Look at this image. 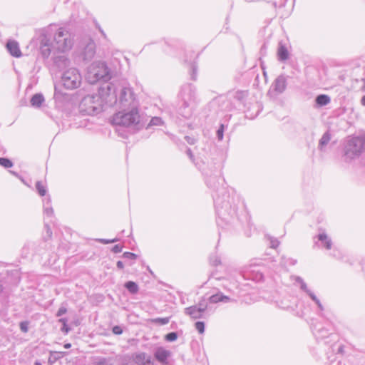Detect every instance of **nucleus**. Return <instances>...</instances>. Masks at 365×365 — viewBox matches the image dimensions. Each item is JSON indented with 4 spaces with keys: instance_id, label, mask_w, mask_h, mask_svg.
I'll use <instances>...</instances> for the list:
<instances>
[{
    "instance_id": "obj_1",
    "label": "nucleus",
    "mask_w": 365,
    "mask_h": 365,
    "mask_svg": "<svg viewBox=\"0 0 365 365\" xmlns=\"http://www.w3.org/2000/svg\"><path fill=\"white\" fill-rule=\"evenodd\" d=\"M207 185L216 190L212 194L215 212L217 215V224L224 228L232 223L236 216V204L233 196L225 187L220 189L217 186L216 177L210 176L206 179Z\"/></svg>"
},
{
    "instance_id": "obj_2",
    "label": "nucleus",
    "mask_w": 365,
    "mask_h": 365,
    "mask_svg": "<svg viewBox=\"0 0 365 365\" xmlns=\"http://www.w3.org/2000/svg\"><path fill=\"white\" fill-rule=\"evenodd\" d=\"M100 93L106 99V104L109 106L118 104L119 108L124 110L138 108V101L132 88L125 81H113L101 86Z\"/></svg>"
},
{
    "instance_id": "obj_3",
    "label": "nucleus",
    "mask_w": 365,
    "mask_h": 365,
    "mask_svg": "<svg viewBox=\"0 0 365 365\" xmlns=\"http://www.w3.org/2000/svg\"><path fill=\"white\" fill-rule=\"evenodd\" d=\"M140 118L138 108H130L116 113L113 116L111 122L113 125L139 129Z\"/></svg>"
},
{
    "instance_id": "obj_4",
    "label": "nucleus",
    "mask_w": 365,
    "mask_h": 365,
    "mask_svg": "<svg viewBox=\"0 0 365 365\" xmlns=\"http://www.w3.org/2000/svg\"><path fill=\"white\" fill-rule=\"evenodd\" d=\"M111 78L110 71L106 63L103 61H95L88 68L86 79L91 84H94L98 81H102L106 83Z\"/></svg>"
},
{
    "instance_id": "obj_5",
    "label": "nucleus",
    "mask_w": 365,
    "mask_h": 365,
    "mask_svg": "<svg viewBox=\"0 0 365 365\" xmlns=\"http://www.w3.org/2000/svg\"><path fill=\"white\" fill-rule=\"evenodd\" d=\"M365 149V135L349 139L344 148L346 160H351L359 157Z\"/></svg>"
},
{
    "instance_id": "obj_6",
    "label": "nucleus",
    "mask_w": 365,
    "mask_h": 365,
    "mask_svg": "<svg viewBox=\"0 0 365 365\" xmlns=\"http://www.w3.org/2000/svg\"><path fill=\"white\" fill-rule=\"evenodd\" d=\"M82 77L78 70L71 68L66 70L61 76V82L65 88L73 90L78 88L81 83Z\"/></svg>"
},
{
    "instance_id": "obj_7",
    "label": "nucleus",
    "mask_w": 365,
    "mask_h": 365,
    "mask_svg": "<svg viewBox=\"0 0 365 365\" xmlns=\"http://www.w3.org/2000/svg\"><path fill=\"white\" fill-rule=\"evenodd\" d=\"M53 46L60 52L68 51L72 47L70 33L63 28H59L54 35Z\"/></svg>"
},
{
    "instance_id": "obj_8",
    "label": "nucleus",
    "mask_w": 365,
    "mask_h": 365,
    "mask_svg": "<svg viewBox=\"0 0 365 365\" xmlns=\"http://www.w3.org/2000/svg\"><path fill=\"white\" fill-rule=\"evenodd\" d=\"M195 87L191 83H187L182 86L180 93V106L185 108H192L195 103Z\"/></svg>"
},
{
    "instance_id": "obj_9",
    "label": "nucleus",
    "mask_w": 365,
    "mask_h": 365,
    "mask_svg": "<svg viewBox=\"0 0 365 365\" xmlns=\"http://www.w3.org/2000/svg\"><path fill=\"white\" fill-rule=\"evenodd\" d=\"M106 103V99L101 96L100 89L98 94H91L86 96L81 101V105L86 107L88 111L98 112L99 110L98 106L101 103Z\"/></svg>"
},
{
    "instance_id": "obj_10",
    "label": "nucleus",
    "mask_w": 365,
    "mask_h": 365,
    "mask_svg": "<svg viewBox=\"0 0 365 365\" xmlns=\"http://www.w3.org/2000/svg\"><path fill=\"white\" fill-rule=\"evenodd\" d=\"M294 279L296 283L300 284V289L303 290L304 292H306L310 297V298L316 303L319 310L321 312L324 311V307L322 304L320 300L310 289H308L307 284L304 282L303 279L299 276H295L294 277Z\"/></svg>"
},
{
    "instance_id": "obj_11",
    "label": "nucleus",
    "mask_w": 365,
    "mask_h": 365,
    "mask_svg": "<svg viewBox=\"0 0 365 365\" xmlns=\"http://www.w3.org/2000/svg\"><path fill=\"white\" fill-rule=\"evenodd\" d=\"M131 359L137 365H153L151 356L145 352L134 353Z\"/></svg>"
},
{
    "instance_id": "obj_12",
    "label": "nucleus",
    "mask_w": 365,
    "mask_h": 365,
    "mask_svg": "<svg viewBox=\"0 0 365 365\" xmlns=\"http://www.w3.org/2000/svg\"><path fill=\"white\" fill-rule=\"evenodd\" d=\"M171 352L163 347H158L154 352V356L160 363L163 365L168 364V359L170 356Z\"/></svg>"
},
{
    "instance_id": "obj_13",
    "label": "nucleus",
    "mask_w": 365,
    "mask_h": 365,
    "mask_svg": "<svg viewBox=\"0 0 365 365\" xmlns=\"http://www.w3.org/2000/svg\"><path fill=\"white\" fill-rule=\"evenodd\" d=\"M217 102L220 109L222 111H230L235 108V103L232 102V100L229 95L226 97L219 98Z\"/></svg>"
},
{
    "instance_id": "obj_14",
    "label": "nucleus",
    "mask_w": 365,
    "mask_h": 365,
    "mask_svg": "<svg viewBox=\"0 0 365 365\" xmlns=\"http://www.w3.org/2000/svg\"><path fill=\"white\" fill-rule=\"evenodd\" d=\"M53 45L49 42V40L46 37H43L41 39L40 45V53L43 58L46 59L49 57L51 53V49L53 48Z\"/></svg>"
},
{
    "instance_id": "obj_15",
    "label": "nucleus",
    "mask_w": 365,
    "mask_h": 365,
    "mask_svg": "<svg viewBox=\"0 0 365 365\" xmlns=\"http://www.w3.org/2000/svg\"><path fill=\"white\" fill-rule=\"evenodd\" d=\"M8 52L14 57L19 58L22 53L19 48V43L15 40H9L6 44Z\"/></svg>"
},
{
    "instance_id": "obj_16",
    "label": "nucleus",
    "mask_w": 365,
    "mask_h": 365,
    "mask_svg": "<svg viewBox=\"0 0 365 365\" xmlns=\"http://www.w3.org/2000/svg\"><path fill=\"white\" fill-rule=\"evenodd\" d=\"M287 78L284 75L279 76L274 81L273 89L277 93H282L287 88Z\"/></svg>"
},
{
    "instance_id": "obj_17",
    "label": "nucleus",
    "mask_w": 365,
    "mask_h": 365,
    "mask_svg": "<svg viewBox=\"0 0 365 365\" xmlns=\"http://www.w3.org/2000/svg\"><path fill=\"white\" fill-rule=\"evenodd\" d=\"M184 312L186 315L190 316L193 319L205 318V314L202 312L200 308H198L195 305L185 308Z\"/></svg>"
},
{
    "instance_id": "obj_18",
    "label": "nucleus",
    "mask_w": 365,
    "mask_h": 365,
    "mask_svg": "<svg viewBox=\"0 0 365 365\" xmlns=\"http://www.w3.org/2000/svg\"><path fill=\"white\" fill-rule=\"evenodd\" d=\"M53 65L59 70H63L69 65V60L64 55L56 56L53 58Z\"/></svg>"
},
{
    "instance_id": "obj_19",
    "label": "nucleus",
    "mask_w": 365,
    "mask_h": 365,
    "mask_svg": "<svg viewBox=\"0 0 365 365\" xmlns=\"http://www.w3.org/2000/svg\"><path fill=\"white\" fill-rule=\"evenodd\" d=\"M207 299L209 302L212 304H216L218 302L229 303L232 302V299L228 296L224 295L220 292H218L215 294H212Z\"/></svg>"
},
{
    "instance_id": "obj_20",
    "label": "nucleus",
    "mask_w": 365,
    "mask_h": 365,
    "mask_svg": "<svg viewBox=\"0 0 365 365\" xmlns=\"http://www.w3.org/2000/svg\"><path fill=\"white\" fill-rule=\"evenodd\" d=\"M229 96L232 98V100H234L235 102L239 103L240 104H242L244 103L245 99L248 96V91H237L235 92L230 93Z\"/></svg>"
},
{
    "instance_id": "obj_21",
    "label": "nucleus",
    "mask_w": 365,
    "mask_h": 365,
    "mask_svg": "<svg viewBox=\"0 0 365 365\" xmlns=\"http://www.w3.org/2000/svg\"><path fill=\"white\" fill-rule=\"evenodd\" d=\"M96 53V46L94 42L91 41L88 43L83 51V58L84 60H91Z\"/></svg>"
},
{
    "instance_id": "obj_22",
    "label": "nucleus",
    "mask_w": 365,
    "mask_h": 365,
    "mask_svg": "<svg viewBox=\"0 0 365 365\" xmlns=\"http://www.w3.org/2000/svg\"><path fill=\"white\" fill-rule=\"evenodd\" d=\"M331 140V133L329 131H326L319 141L318 149L321 152L325 151V147L329 143Z\"/></svg>"
},
{
    "instance_id": "obj_23",
    "label": "nucleus",
    "mask_w": 365,
    "mask_h": 365,
    "mask_svg": "<svg viewBox=\"0 0 365 365\" xmlns=\"http://www.w3.org/2000/svg\"><path fill=\"white\" fill-rule=\"evenodd\" d=\"M68 352L66 351H50V356L48 360L49 364H53L56 361L63 358L64 356L67 355Z\"/></svg>"
},
{
    "instance_id": "obj_24",
    "label": "nucleus",
    "mask_w": 365,
    "mask_h": 365,
    "mask_svg": "<svg viewBox=\"0 0 365 365\" xmlns=\"http://www.w3.org/2000/svg\"><path fill=\"white\" fill-rule=\"evenodd\" d=\"M317 238L318 240L321 242L322 246L327 250H330L331 248V240L327 235L326 233H319L317 236Z\"/></svg>"
},
{
    "instance_id": "obj_25",
    "label": "nucleus",
    "mask_w": 365,
    "mask_h": 365,
    "mask_svg": "<svg viewBox=\"0 0 365 365\" xmlns=\"http://www.w3.org/2000/svg\"><path fill=\"white\" fill-rule=\"evenodd\" d=\"M277 55H278V59L280 61H284L287 60L289 58V53H288L287 48L282 43H279V44Z\"/></svg>"
},
{
    "instance_id": "obj_26",
    "label": "nucleus",
    "mask_w": 365,
    "mask_h": 365,
    "mask_svg": "<svg viewBox=\"0 0 365 365\" xmlns=\"http://www.w3.org/2000/svg\"><path fill=\"white\" fill-rule=\"evenodd\" d=\"M44 101V97L41 93H36L31 98V105L35 108H39Z\"/></svg>"
},
{
    "instance_id": "obj_27",
    "label": "nucleus",
    "mask_w": 365,
    "mask_h": 365,
    "mask_svg": "<svg viewBox=\"0 0 365 365\" xmlns=\"http://www.w3.org/2000/svg\"><path fill=\"white\" fill-rule=\"evenodd\" d=\"M331 101L330 97L325 94H320L315 98V102L319 106H324Z\"/></svg>"
},
{
    "instance_id": "obj_28",
    "label": "nucleus",
    "mask_w": 365,
    "mask_h": 365,
    "mask_svg": "<svg viewBox=\"0 0 365 365\" xmlns=\"http://www.w3.org/2000/svg\"><path fill=\"white\" fill-rule=\"evenodd\" d=\"M314 334L315 335L317 339H322L327 338L329 336V333L327 329L322 327L317 329L316 327L314 329Z\"/></svg>"
},
{
    "instance_id": "obj_29",
    "label": "nucleus",
    "mask_w": 365,
    "mask_h": 365,
    "mask_svg": "<svg viewBox=\"0 0 365 365\" xmlns=\"http://www.w3.org/2000/svg\"><path fill=\"white\" fill-rule=\"evenodd\" d=\"M124 286L128 289V291L132 294L138 293L139 289L138 285L135 282L133 281H128L125 282Z\"/></svg>"
},
{
    "instance_id": "obj_30",
    "label": "nucleus",
    "mask_w": 365,
    "mask_h": 365,
    "mask_svg": "<svg viewBox=\"0 0 365 365\" xmlns=\"http://www.w3.org/2000/svg\"><path fill=\"white\" fill-rule=\"evenodd\" d=\"M208 303H210L208 299L204 296L200 299L198 303L195 306H196L198 308H200V309H202V312H203L206 314V311L208 308Z\"/></svg>"
},
{
    "instance_id": "obj_31",
    "label": "nucleus",
    "mask_w": 365,
    "mask_h": 365,
    "mask_svg": "<svg viewBox=\"0 0 365 365\" xmlns=\"http://www.w3.org/2000/svg\"><path fill=\"white\" fill-rule=\"evenodd\" d=\"M66 94L62 92L55 86L53 98L56 102H62L66 98Z\"/></svg>"
},
{
    "instance_id": "obj_32",
    "label": "nucleus",
    "mask_w": 365,
    "mask_h": 365,
    "mask_svg": "<svg viewBox=\"0 0 365 365\" xmlns=\"http://www.w3.org/2000/svg\"><path fill=\"white\" fill-rule=\"evenodd\" d=\"M192 108H185L184 107H179L178 113L185 118H189L192 115Z\"/></svg>"
},
{
    "instance_id": "obj_33",
    "label": "nucleus",
    "mask_w": 365,
    "mask_h": 365,
    "mask_svg": "<svg viewBox=\"0 0 365 365\" xmlns=\"http://www.w3.org/2000/svg\"><path fill=\"white\" fill-rule=\"evenodd\" d=\"M170 317H158L152 319V322L156 324L165 325L169 323Z\"/></svg>"
},
{
    "instance_id": "obj_34",
    "label": "nucleus",
    "mask_w": 365,
    "mask_h": 365,
    "mask_svg": "<svg viewBox=\"0 0 365 365\" xmlns=\"http://www.w3.org/2000/svg\"><path fill=\"white\" fill-rule=\"evenodd\" d=\"M36 188L41 196H44L46 193V188L42 184L41 181H38L36 183Z\"/></svg>"
},
{
    "instance_id": "obj_35",
    "label": "nucleus",
    "mask_w": 365,
    "mask_h": 365,
    "mask_svg": "<svg viewBox=\"0 0 365 365\" xmlns=\"http://www.w3.org/2000/svg\"><path fill=\"white\" fill-rule=\"evenodd\" d=\"M13 163L11 160L6 158H0V165L5 168H10L13 166Z\"/></svg>"
},
{
    "instance_id": "obj_36",
    "label": "nucleus",
    "mask_w": 365,
    "mask_h": 365,
    "mask_svg": "<svg viewBox=\"0 0 365 365\" xmlns=\"http://www.w3.org/2000/svg\"><path fill=\"white\" fill-rule=\"evenodd\" d=\"M280 263L282 266L285 267L287 265H294L297 263V261L292 258L282 257Z\"/></svg>"
},
{
    "instance_id": "obj_37",
    "label": "nucleus",
    "mask_w": 365,
    "mask_h": 365,
    "mask_svg": "<svg viewBox=\"0 0 365 365\" xmlns=\"http://www.w3.org/2000/svg\"><path fill=\"white\" fill-rule=\"evenodd\" d=\"M178 333L177 332H169L168 334H167L165 336V339L167 341H170V342H172V341H175L177 339H178Z\"/></svg>"
},
{
    "instance_id": "obj_38",
    "label": "nucleus",
    "mask_w": 365,
    "mask_h": 365,
    "mask_svg": "<svg viewBox=\"0 0 365 365\" xmlns=\"http://www.w3.org/2000/svg\"><path fill=\"white\" fill-rule=\"evenodd\" d=\"M197 66L195 63H193L191 64V73H190L191 79L192 81H195L197 79Z\"/></svg>"
},
{
    "instance_id": "obj_39",
    "label": "nucleus",
    "mask_w": 365,
    "mask_h": 365,
    "mask_svg": "<svg viewBox=\"0 0 365 365\" xmlns=\"http://www.w3.org/2000/svg\"><path fill=\"white\" fill-rule=\"evenodd\" d=\"M224 130H225L224 124H220L219 128L217 130V132H216L217 138L219 140H222L223 139Z\"/></svg>"
},
{
    "instance_id": "obj_40",
    "label": "nucleus",
    "mask_w": 365,
    "mask_h": 365,
    "mask_svg": "<svg viewBox=\"0 0 365 365\" xmlns=\"http://www.w3.org/2000/svg\"><path fill=\"white\" fill-rule=\"evenodd\" d=\"M195 329L200 334H203L205 331V323L203 322H197L195 324Z\"/></svg>"
},
{
    "instance_id": "obj_41",
    "label": "nucleus",
    "mask_w": 365,
    "mask_h": 365,
    "mask_svg": "<svg viewBox=\"0 0 365 365\" xmlns=\"http://www.w3.org/2000/svg\"><path fill=\"white\" fill-rule=\"evenodd\" d=\"M163 123V122L160 117H154L150 120L148 125H161Z\"/></svg>"
},
{
    "instance_id": "obj_42",
    "label": "nucleus",
    "mask_w": 365,
    "mask_h": 365,
    "mask_svg": "<svg viewBox=\"0 0 365 365\" xmlns=\"http://www.w3.org/2000/svg\"><path fill=\"white\" fill-rule=\"evenodd\" d=\"M94 365H112V364L109 362V360L107 359L106 358H99L95 361Z\"/></svg>"
},
{
    "instance_id": "obj_43",
    "label": "nucleus",
    "mask_w": 365,
    "mask_h": 365,
    "mask_svg": "<svg viewBox=\"0 0 365 365\" xmlns=\"http://www.w3.org/2000/svg\"><path fill=\"white\" fill-rule=\"evenodd\" d=\"M20 329L22 332L26 333L29 331V322L23 321L19 324Z\"/></svg>"
},
{
    "instance_id": "obj_44",
    "label": "nucleus",
    "mask_w": 365,
    "mask_h": 365,
    "mask_svg": "<svg viewBox=\"0 0 365 365\" xmlns=\"http://www.w3.org/2000/svg\"><path fill=\"white\" fill-rule=\"evenodd\" d=\"M210 262L214 266H217L221 263L219 257H217V255L211 256L210 257Z\"/></svg>"
},
{
    "instance_id": "obj_45",
    "label": "nucleus",
    "mask_w": 365,
    "mask_h": 365,
    "mask_svg": "<svg viewBox=\"0 0 365 365\" xmlns=\"http://www.w3.org/2000/svg\"><path fill=\"white\" fill-rule=\"evenodd\" d=\"M123 258H125V259H136L137 258V255H135V253H133V252H125L123 254V256H122Z\"/></svg>"
},
{
    "instance_id": "obj_46",
    "label": "nucleus",
    "mask_w": 365,
    "mask_h": 365,
    "mask_svg": "<svg viewBox=\"0 0 365 365\" xmlns=\"http://www.w3.org/2000/svg\"><path fill=\"white\" fill-rule=\"evenodd\" d=\"M45 229L46 231V236L43 237V240H44V241H46L47 240H49L51 238L52 231H51L50 227L47 224L45 225Z\"/></svg>"
},
{
    "instance_id": "obj_47",
    "label": "nucleus",
    "mask_w": 365,
    "mask_h": 365,
    "mask_svg": "<svg viewBox=\"0 0 365 365\" xmlns=\"http://www.w3.org/2000/svg\"><path fill=\"white\" fill-rule=\"evenodd\" d=\"M43 212L47 217H51L53 214V210L51 206L45 207Z\"/></svg>"
},
{
    "instance_id": "obj_48",
    "label": "nucleus",
    "mask_w": 365,
    "mask_h": 365,
    "mask_svg": "<svg viewBox=\"0 0 365 365\" xmlns=\"http://www.w3.org/2000/svg\"><path fill=\"white\" fill-rule=\"evenodd\" d=\"M98 242L103 243V244H110V243H113V242H115L117 241H118V238H114L113 240H107V239H98L97 240Z\"/></svg>"
},
{
    "instance_id": "obj_49",
    "label": "nucleus",
    "mask_w": 365,
    "mask_h": 365,
    "mask_svg": "<svg viewBox=\"0 0 365 365\" xmlns=\"http://www.w3.org/2000/svg\"><path fill=\"white\" fill-rule=\"evenodd\" d=\"M112 331L116 335H120L123 333V329L120 326H114L112 329Z\"/></svg>"
},
{
    "instance_id": "obj_50",
    "label": "nucleus",
    "mask_w": 365,
    "mask_h": 365,
    "mask_svg": "<svg viewBox=\"0 0 365 365\" xmlns=\"http://www.w3.org/2000/svg\"><path fill=\"white\" fill-rule=\"evenodd\" d=\"M66 312H67V309H66L65 307L61 306V307L58 309V312H57V313H56V317H61V316L63 315V314H66Z\"/></svg>"
},
{
    "instance_id": "obj_51",
    "label": "nucleus",
    "mask_w": 365,
    "mask_h": 365,
    "mask_svg": "<svg viewBox=\"0 0 365 365\" xmlns=\"http://www.w3.org/2000/svg\"><path fill=\"white\" fill-rule=\"evenodd\" d=\"M279 245V242L276 238H272L270 240V247L272 248H277Z\"/></svg>"
},
{
    "instance_id": "obj_52",
    "label": "nucleus",
    "mask_w": 365,
    "mask_h": 365,
    "mask_svg": "<svg viewBox=\"0 0 365 365\" xmlns=\"http://www.w3.org/2000/svg\"><path fill=\"white\" fill-rule=\"evenodd\" d=\"M123 247L120 245H115L113 248L112 251L114 253H120L122 252Z\"/></svg>"
},
{
    "instance_id": "obj_53",
    "label": "nucleus",
    "mask_w": 365,
    "mask_h": 365,
    "mask_svg": "<svg viewBox=\"0 0 365 365\" xmlns=\"http://www.w3.org/2000/svg\"><path fill=\"white\" fill-rule=\"evenodd\" d=\"M51 198H50V197H49V196H48V197H46V198L43 200V210L45 209V207L51 206Z\"/></svg>"
},
{
    "instance_id": "obj_54",
    "label": "nucleus",
    "mask_w": 365,
    "mask_h": 365,
    "mask_svg": "<svg viewBox=\"0 0 365 365\" xmlns=\"http://www.w3.org/2000/svg\"><path fill=\"white\" fill-rule=\"evenodd\" d=\"M186 153L187 155H188V157L190 158V159L194 162V155L192 154V152L190 148H187V150H186Z\"/></svg>"
},
{
    "instance_id": "obj_55",
    "label": "nucleus",
    "mask_w": 365,
    "mask_h": 365,
    "mask_svg": "<svg viewBox=\"0 0 365 365\" xmlns=\"http://www.w3.org/2000/svg\"><path fill=\"white\" fill-rule=\"evenodd\" d=\"M58 322L62 324L63 327H66L68 319L66 318H61Z\"/></svg>"
},
{
    "instance_id": "obj_56",
    "label": "nucleus",
    "mask_w": 365,
    "mask_h": 365,
    "mask_svg": "<svg viewBox=\"0 0 365 365\" xmlns=\"http://www.w3.org/2000/svg\"><path fill=\"white\" fill-rule=\"evenodd\" d=\"M116 266L119 269H122L124 267V264L122 261H118L116 263Z\"/></svg>"
},
{
    "instance_id": "obj_57",
    "label": "nucleus",
    "mask_w": 365,
    "mask_h": 365,
    "mask_svg": "<svg viewBox=\"0 0 365 365\" xmlns=\"http://www.w3.org/2000/svg\"><path fill=\"white\" fill-rule=\"evenodd\" d=\"M70 330H71V329L68 328L67 325H66V327L63 326L61 328V331H65L66 333H68Z\"/></svg>"
},
{
    "instance_id": "obj_58",
    "label": "nucleus",
    "mask_w": 365,
    "mask_h": 365,
    "mask_svg": "<svg viewBox=\"0 0 365 365\" xmlns=\"http://www.w3.org/2000/svg\"><path fill=\"white\" fill-rule=\"evenodd\" d=\"M185 138H186L187 143H189L190 144H193L194 143L193 140L191 139L190 137L186 136Z\"/></svg>"
},
{
    "instance_id": "obj_59",
    "label": "nucleus",
    "mask_w": 365,
    "mask_h": 365,
    "mask_svg": "<svg viewBox=\"0 0 365 365\" xmlns=\"http://www.w3.org/2000/svg\"><path fill=\"white\" fill-rule=\"evenodd\" d=\"M9 173L17 178H20L19 175L15 171L10 170Z\"/></svg>"
},
{
    "instance_id": "obj_60",
    "label": "nucleus",
    "mask_w": 365,
    "mask_h": 365,
    "mask_svg": "<svg viewBox=\"0 0 365 365\" xmlns=\"http://www.w3.org/2000/svg\"><path fill=\"white\" fill-rule=\"evenodd\" d=\"M361 104L365 106V95L361 99Z\"/></svg>"
},
{
    "instance_id": "obj_61",
    "label": "nucleus",
    "mask_w": 365,
    "mask_h": 365,
    "mask_svg": "<svg viewBox=\"0 0 365 365\" xmlns=\"http://www.w3.org/2000/svg\"><path fill=\"white\" fill-rule=\"evenodd\" d=\"M64 348L65 349H69L71 347V344L70 343H66L64 345H63Z\"/></svg>"
},
{
    "instance_id": "obj_62",
    "label": "nucleus",
    "mask_w": 365,
    "mask_h": 365,
    "mask_svg": "<svg viewBox=\"0 0 365 365\" xmlns=\"http://www.w3.org/2000/svg\"><path fill=\"white\" fill-rule=\"evenodd\" d=\"M332 365H345L341 361H336V363H332Z\"/></svg>"
},
{
    "instance_id": "obj_63",
    "label": "nucleus",
    "mask_w": 365,
    "mask_h": 365,
    "mask_svg": "<svg viewBox=\"0 0 365 365\" xmlns=\"http://www.w3.org/2000/svg\"><path fill=\"white\" fill-rule=\"evenodd\" d=\"M35 365H41V363L39 361H36L34 363Z\"/></svg>"
},
{
    "instance_id": "obj_64",
    "label": "nucleus",
    "mask_w": 365,
    "mask_h": 365,
    "mask_svg": "<svg viewBox=\"0 0 365 365\" xmlns=\"http://www.w3.org/2000/svg\"><path fill=\"white\" fill-rule=\"evenodd\" d=\"M99 31L102 34L103 36H106L104 31L101 28H99Z\"/></svg>"
}]
</instances>
